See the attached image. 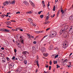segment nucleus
Returning <instances> with one entry per match:
<instances>
[{
	"label": "nucleus",
	"instance_id": "nucleus-1",
	"mask_svg": "<svg viewBox=\"0 0 73 73\" xmlns=\"http://www.w3.org/2000/svg\"><path fill=\"white\" fill-rule=\"evenodd\" d=\"M56 35L57 33H56V32L54 31H51L49 37H51V38H53V37L56 36Z\"/></svg>",
	"mask_w": 73,
	"mask_h": 73
},
{
	"label": "nucleus",
	"instance_id": "nucleus-2",
	"mask_svg": "<svg viewBox=\"0 0 73 73\" xmlns=\"http://www.w3.org/2000/svg\"><path fill=\"white\" fill-rule=\"evenodd\" d=\"M68 25L65 26L64 28H63L60 31V35H62V33L65 31V30H66V29H68Z\"/></svg>",
	"mask_w": 73,
	"mask_h": 73
},
{
	"label": "nucleus",
	"instance_id": "nucleus-3",
	"mask_svg": "<svg viewBox=\"0 0 73 73\" xmlns=\"http://www.w3.org/2000/svg\"><path fill=\"white\" fill-rule=\"evenodd\" d=\"M68 46V42L65 41L63 43V47L65 48Z\"/></svg>",
	"mask_w": 73,
	"mask_h": 73
},
{
	"label": "nucleus",
	"instance_id": "nucleus-4",
	"mask_svg": "<svg viewBox=\"0 0 73 73\" xmlns=\"http://www.w3.org/2000/svg\"><path fill=\"white\" fill-rule=\"evenodd\" d=\"M22 70V68L20 67H18L17 69L15 70L16 72H20Z\"/></svg>",
	"mask_w": 73,
	"mask_h": 73
},
{
	"label": "nucleus",
	"instance_id": "nucleus-5",
	"mask_svg": "<svg viewBox=\"0 0 73 73\" xmlns=\"http://www.w3.org/2000/svg\"><path fill=\"white\" fill-rule=\"evenodd\" d=\"M0 31H3V32H9V30H7V29H0Z\"/></svg>",
	"mask_w": 73,
	"mask_h": 73
},
{
	"label": "nucleus",
	"instance_id": "nucleus-6",
	"mask_svg": "<svg viewBox=\"0 0 73 73\" xmlns=\"http://www.w3.org/2000/svg\"><path fill=\"white\" fill-rule=\"evenodd\" d=\"M73 27L71 26L69 28V33H70V34H72V32L71 31L72 29H73Z\"/></svg>",
	"mask_w": 73,
	"mask_h": 73
},
{
	"label": "nucleus",
	"instance_id": "nucleus-7",
	"mask_svg": "<svg viewBox=\"0 0 73 73\" xmlns=\"http://www.w3.org/2000/svg\"><path fill=\"white\" fill-rule=\"evenodd\" d=\"M41 51L43 52L44 53L46 51V49L44 47H42L41 48Z\"/></svg>",
	"mask_w": 73,
	"mask_h": 73
},
{
	"label": "nucleus",
	"instance_id": "nucleus-8",
	"mask_svg": "<svg viewBox=\"0 0 73 73\" xmlns=\"http://www.w3.org/2000/svg\"><path fill=\"white\" fill-rule=\"evenodd\" d=\"M8 1H6L5 2L3 3V5L4 6H5V5H7L8 4Z\"/></svg>",
	"mask_w": 73,
	"mask_h": 73
},
{
	"label": "nucleus",
	"instance_id": "nucleus-9",
	"mask_svg": "<svg viewBox=\"0 0 73 73\" xmlns=\"http://www.w3.org/2000/svg\"><path fill=\"white\" fill-rule=\"evenodd\" d=\"M67 35L68 34L66 33H64L63 34V36L64 37L66 38L67 37Z\"/></svg>",
	"mask_w": 73,
	"mask_h": 73
},
{
	"label": "nucleus",
	"instance_id": "nucleus-10",
	"mask_svg": "<svg viewBox=\"0 0 73 73\" xmlns=\"http://www.w3.org/2000/svg\"><path fill=\"white\" fill-rule=\"evenodd\" d=\"M22 58L23 60H25L27 58V57L25 55H23L22 56Z\"/></svg>",
	"mask_w": 73,
	"mask_h": 73
},
{
	"label": "nucleus",
	"instance_id": "nucleus-11",
	"mask_svg": "<svg viewBox=\"0 0 73 73\" xmlns=\"http://www.w3.org/2000/svg\"><path fill=\"white\" fill-rule=\"evenodd\" d=\"M23 54H28L29 53L28 52L26 51H24L22 52Z\"/></svg>",
	"mask_w": 73,
	"mask_h": 73
},
{
	"label": "nucleus",
	"instance_id": "nucleus-12",
	"mask_svg": "<svg viewBox=\"0 0 73 73\" xmlns=\"http://www.w3.org/2000/svg\"><path fill=\"white\" fill-rule=\"evenodd\" d=\"M53 48V46H52V45H51L49 46L48 49L50 50H52Z\"/></svg>",
	"mask_w": 73,
	"mask_h": 73
},
{
	"label": "nucleus",
	"instance_id": "nucleus-13",
	"mask_svg": "<svg viewBox=\"0 0 73 73\" xmlns=\"http://www.w3.org/2000/svg\"><path fill=\"white\" fill-rule=\"evenodd\" d=\"M42 4L43 8H45V5L44 1H42Z\"/></svg>",
	"mask_w": 73,
	"mask_h": 73
},
{
	"label": "nucleus",
	"instance_id": "nucleus-14",
	"mask_svg": "<svg viewBox=\"0 0 73 73\" xmlns=\"http://www.w3.org/2000/svg\"><path fill=\"white\" fill-rule=\"evenodd\" d=\"M32 52H35V47L34 46H33L32 48Z\"/></svg>",
	"mask_w": 73,
	"mask_h": 73
},
{
	"label": "nucleus",
	"instance_id": "nucleus-15",
	"mask_svg": "<svg viewBox=\"0 0 73 73\" xmlns=\"http://www.w3.org/2000/svg\"><path fill=\"white\" fill-rule=\"evenodd\" d=\"M69 20H73V15H72L70 17Z\"/></svg>",
	"mask_w": 73,
	"mask_h": 73
},
{
	"label": "nucleus",
	"instance_id": "nucleus-16",
	"mask_svg": "<svg viewBox=\"0 0 73 73\" xmlns=\"http://www.w3.org/2000/svg\"><path fill=\"white\" fill-rule=\"evenodd\" d=\"M2 59L3 60L2 62L3 63L5 62V58H2Z\"/></svg>",
	"mask_w": 73,
	"mask_h": 73
},
{
	"label": "nucleus",
	"instance_id": "nucleus-17",
	"mask_svg": "<svg viewBox=\"0 0 73 73\" xmlns=\"http://www.w3.org/2000/svg\"><path fill=\"white\" fill-rule=\"evenodd\" d=\"M14 65L15 64L13 63H12L11 64V65H10V66L11 68H12V66H14Z\"/></svg>",
	"mask_w": 73,
	"mask_h": 73
},
{
	"label": "nucleus",
	"instance_id": "nucleus-18",
	"mask_svg": "<svg viewBox=\"0 0 73 73\" xmlns=\"http://www.w3.org/2000/svg\"><path fill=\"white\" fill-rule=\"evenodd\" d=\"M43 55L45 57H47V56H48V54L47 53L46 54H43Z\"/></svg>",
	"mask_w": 73,
	"mask_h": 73
},
{
	"label": "nucleus",
	"instance_id": "nucleus-19",
	"mask_svg": "<svg viewBox=\"0 0 73 73\" xmlns=\"http://www.w3.org/2000/svg\"><path fill=\"white\" fill-rule=\"evenodd\" d=\"M28 21H29V22H30V23H32V22L33 21V20L31 19V18L29 19Z\"/></svg>",
	"mask_w": 73,
	"mask_h": 73
},
{
	"label": "nucleus",
	"instance_id": "nucleus-20",
	"mask_svg": "<svg viewBox=\"0 0 73 73\" xmlns=\"http://www.w3.org/2000/svg\"><path fill=\"white\" fill-rule=\"evenodd\" d=\"M25 4H26V5H28V2L27 1H24L23 2Z\"/></svg>",
	"mask_w": 73,
	"mask_h": 73
},
{
	"label": "nucleus",
	"instance_id": "nucleus-21",
	"mask_svg": "<svg viewBox=\"0 0 73 73\" xmlns=\"http://www.w3.org/2000/svg\"><path fill=\"white\" fill-rule=\"evenodd\" d=\"M16 1H15L14 0L13 1V2H11V3H10L11 4H15V3Z\"/></svg>",
	"mask_w": 73,
	"mask_h": 73
},
{
	"label": "nucleus",
	"instance_id": "nucleus-22",
	"mask_svg": "<svg viewBox=\"0 0 73 73\" xmlns=\"http://www.w3.org/2000/svg\"><path fill=\"white\" fill-rule=\"evenodd\" d=\"M31 5L33 7H35V4H34V3H31Z\"/></svg>",
	"mask_w": 73,
	"mask_h": 73
},
{
	"label": "nucleus",
	"instance_id": "nucleus-23",
	"mask_svg": "<svg viewBox=\"0 0 73 73\" xmlns=\"http://www.w3.org/2000/svg\"><path fill=\"white\" fill-rule=\"evenodd\" d=\"M60 11H61V12L62 13V14H64L65 12L63 10H61Z\"/></svg>",
	"mask_w": 73,
	"mask_h": 73
},
{
	"label": "nucleus",
	"instance_id": "nucleus-24",
	"mask_svg": "<svg viewBox=\"0 0 73 73\" xmlns=\"http://www.w3.org/2000/svg\"><path fill=\"white\" fill-rule=\"evenodd\" d=\"M21 42L22 43V44H24V42H24V40L21 39Z\"/></svg>",
	"mask_w": 73,
	"mask_h": 73
},
{
	"label": "nucleus",
	"instance_id": "nucleus-25",
	"mask_svg": "<svg viewBox=\"0 0 73 73\" xmlns=\"http://www.w3.org/2000/svg\"><path fill=\"white\" fill-rule=\"evenodd\" d=\"M54 64H57V62L56 61H55L54 60Z\"/></svg>",
	"mask_w": 73,
	"mask_h": 73
},
{
	"label": "nucleus",
	"instance_id": "nucleus-26",
	"mask_svg": "<svg viewBox=\"0 0 73 73\" xmlns=\"http://www.w3.org/2000/svg\"><path fill=\"white\" fill-rule=\"evenodd\" d=\"M24 64H27V61L26 60H25L24 61Z\"/></svg>",
	"mask_w": 73,
	"mask_h": 73
},
{
	"label": "nucleus",
	"instance_id": "nucleus-27",
	"mask_svg": "<svg viewBox=\"0 0 73 73\" xmlns=\"http://www.w3.org/2000/svg\"><path fill=\"white\" fill-rule=\"evenodd\" d=\"M40 17L41 19H42V18H43V17H44V15H41L40 16Z\"/></svg>",
	"mask_w": 73,
	"mask_h": 73
},
{
	"label": "nucleus",
	"instance_id": "nucleus-28",
	"mask_svg": "<svg viewBox=\"0 0 73 73\" xmlns=\"http://www.w3.org/2000/svg\"><path fill=\"white\" fill-rule=\"evenodd\" d=\"M33 13V11L31 10V11H29V14H31Z\"/></svg>",
	"mask_w": 73,
	"mask_h": 73
},
{
	"label": "nucleus",
	"instance_id": "nucleus-29",
	"mask_svg": "<svg viewBox=\"0 0 73 73\" xmlns=\"http://www.w3.org/2000/svg\"><path fill=\"white\" fill-rule=\"evenodd\" d=\"M36 65H37V66L38 67H39V64H38V61L36 62Z\"/></svg>",
	"mask_w": 73,
	"mask_h": 73
},
{
	"label": "nucleus",
	"instance_id": "nucleus-30",
	"mask_svg": "<svg viewBox=\"0 0 73 73\" xmlns=\"http://www.w3.org/2000/svg\"><path fill=\"white\" fill-rule=\"evenodd\" d=\"M55 9H56V7H55V6H54V7H53V10L54 11H55Z\"/></svg>",
	"mask_w": 73,
	"mask_h": 73
},
{
	"label": "nucleus",
	"instance_id": "nucleus-31",
	"mask_svg": "<svg viewBox=\"0 0 73 73\" xmlns=\"http://www.w3.org/2000/svg\"><path fill=\"white\" fill-rule=\"evenodd\" d=\"M39 33H43L44 32V31H39Z\"/></svg>",
	"mask_w": 73,
	"mask_h": 73
},
{
	"label": "nucleus",
	"instance_id": "nucleus-32",
	"mask_svg": "<svg viewBox=\"0 0 73 73\" xmlns=\"http://www.w3.org/2000/svg\"><path fill=\"white\" fill-rule=\"evenodd\" d=\"M58 55L57 54V55H56L54 57V58H57L58 57Z\"/></svg>",
	"mask_w": 73,
	"mask_h": 73
},
{
	"label": "nucleus",
	"instance_id": "nucleus-33",
	"mask_svg": "<svg viewBox=\"0 0 73 73\" xmlns=\"http://www.w3.org/2000/svg\"><path fill=\"white\" fill-rule=\"evenodd\" d=\"M4 16H5V15H4V14H3L2 15H1V17H2V18H4Z\"/></svg>",
	"mask_w": 73,
	"mask_h": 73
},
{
	"label": "nucleus",
	"instance_id": "nucleus-34",
	"mask_svg": "<svg viewBox=\"0 0 73 73\" xmlns=\"http://www.w3.org/2000/svg\"><path fill=\"white\" fill-rule=\"evenodd\" d=\"M48 65L47 64H46L45 66V68H48Z\"/></svg>",
	"mask_w": 73,
	"mask_h": 73
},
{
	"label": "nucleus",
	"instance_id": "nucleus-35",
	"mask_svg": "<svg viewBox=\"0 0 73 73\" xmlns=\"http://www.w3.org/2000/svg\"><path fill=\"white\" fill-rule=\"evenodd\" d=\"M42 12V11H40L38 12V14L39 15H40V14L41 13V12Z\"/></svg>",
	"mask_w": 73,
	"mask_h": 73
},
{
	"label": "nucleus",
	"instance_id": "nucleus-36",
	"mask_svg": "<svg viewBox=\"0 0 73 73\" xmlns=\"http://www.w3.org/2000/svg\"><path fill=\"white\" fill-rule=\"evenodd\" d=\"M6 59L7 61H9V58L8 57H7L6 58Z\"/></svg>",
	"mask_w": 73,
	"mask_h": 73
},
{
	"label": "nucleus",
	"instance_id": "nucleus-37",
	"mask_svg": "<svg viewBox=\"0 0 73 73\" xmlns=\"http://www.w3.org/2000/svg\"><path fill=\"white\" fill-rule=\"evenodd\" d=\"M60 11L63 10V9H62V6L60 7Z\"/></svg>",
	"mask_w": 73,
	"mask_h": 73
},
{
	"label": "nucleus",
	"instance_id": "nucleus-38",
	"mask_svg": "<svg viewBox=\"0 0 73 73\" xmlns=\"http://www.w3.org/2000/svg\"><path fill=\"white\" fill-rule=\"evenodd\" d=\"M20 11H18L16 13V14H20Z\"/></svg>",
	"mask_w": 73,
	"mask_h": 73
},
{
	"label": "nucleus",
	"instance_id": "nucleus-39",
	"mask_svg": "<svg viewBox=\"0 0 73 73\" xmlns=\"http://www.w3.org/2000/svg\"><path fill=\"white\" fill-rule=\"evenodd\" d=\"M52 68V67H51V66H49V70H50L51 69V68Z\"/></svg>",
	"mask_w": 73,
	"mask_h": 73
},
{
	"label": "nucleus",
	"instance_id": "nucleus-40",
	"mask_svg": "<svg viewBox=\"0 0 73 73\" xmlns=\"http://www.w3.org/2000/svg\"><path fill=\"white\" fill-rule=\"evenodd\" d=\"M59 13H60V10H59V11H58V12H57V16H58V14H59Z\"/></svg>",
	"mask_w": 73,
	"mask_h": 73
},
{
	"label": "nucleus",
	"instance_id": "nucleus-41",
	"mask_svg": "<svg viewBox=\"0 0 73 73\" xmlns=\"http://www.w3.org/2000/svg\"><path fill=\"white\" fill-rule=\"evenodd\" d=\"M29 1L30 3L31 4L33 3V2H32V1Z\"/></svg>",
	"mask_w": 73,
	"mask_h": 73
},
{
	"label": "nucleus",
	"instance_id": "nucleus-42",
	"mask_svg": "<svg viewBox=\"0 0 73 73\" xmlns=\"http://www.w3.org/2000/svg\"><path fill=\"white\" fill-rule=\"evenodd\" d=\"M49 64H50V65H52V61H51V60H50V61Z\"/></svg>",
	"mask_w": 73,
	"mask_h": 73
},
{
	"label": "nucleus",
	"instance_id": "nucleus-43",
	"mask_svg": "<svg viewBox=\"0 0 73 73\" xmlns=\"http://www.w3.org/2000/svg\"><path fill=\"white\" fill-rule=\"evenodd\" d=\"M48 18H49V16H47V17L46 18V20H48Z\"/></svg>",
	"mask_w": 73,
	"mask_h": 73
},
{
	"label": "nucleus",
	"instance_id": "nucleus-44",
	"mask_svg": "<svg viewBox=\"0 0 73 73\" xmlns=\"http://www.w3.org/2000/svg\"><path fill=\"white\" fill-rule=\"evenodd\" d=\"M60 68V66L58 65V64L57 65V68Z\"/></svg>",
	"mask_w": 73,
	"mask_h": 73
},
{
	"label": "nucleus",
	"instance_id": "nucleus-45",
	"mask_svg": "<svg viewBox=\"0 0 73 73\" xmlns=\"http://www.w3.org/2000/svg\"><path fill=\"white\" fill-rule=\"evenodd\" d=\"M54 56H55L54 55H53L52 56V58H54Z\"/></svg>",
	"mask_w": 73,
	"mask_h": 73
},
{
	"label": "nucleus",
	"instance_id": "nucleus-46",
	"mask_svg": "<svg viewBox=\"0 0 73 73\" xmlns=\"http://www.w3.org/2000/svg\"><path fill=\"white\" fill-rule=\"evenodd\" d=\"M15 58V56H14L12 58V60H14Z\"/></svg>",
	"mask_w": 73,
	"mask_h": 73
},
{
	"label": "nucleus",
	"instance_id": "nucleus-47",
	"mask_svg": "<svg viewBox=\"0 0 73 73\" xmlns=\"http://www.w3.org/2000/svg\"><path fill=\"white\" fill-rule=\"evenodd\" d=\"M33 44H36V42L35 41L33 42Z\"/></svg>",
	"mask_w": 73,
	"mask_h": 73
},
{
	"label": "nucleus",
	"instance_id": "nucleus-48",
	"mask_svg": "<svg viewBox=\"0 0 73 73\" xmlns=\"http://www.w3.org/2000/svg\"><path fill=\"white\" fill-rule=\"evenodd\" d=\"M7 23V24L8 25H9V24H10L9 22H7V23Z\"/></svg>",
	"mask_w": 73,
	"mask_h": 73
},
{
	"label": "nucleus",
	"instance_id": "nucleus-49",
	"mask_svg": "<svg viewBox=\"0 0 73 73\" xmlns=\"http://www.w3.org/2000/svg\"><path fill=\"white\" fill-rule=\"evenodd\" d=\"M50 29V28H48L46 29V31H49Z\"/></svg>",
	"mask_w": 73,
	"mask_h": 73
},
{
	"label": "nucleus",
	"instance_id": "nucleus-50",
	"mask_svg": "<svg viewBox=\"0 0 73 73\" xmlns=\"http://www.w3.org/2000/svg\"><path fill=\"white\" fill-rule=\"evenodd\" d=\"M6 27H8V28H11V29L12 28V27H9L8 26H7Z\"/></svg>",
	"mask_w": 73,
	"mask_h": 73
},
{
	"label": "nucleus",
	"instance_id": "nucleus-51",
	"mask_svg": "<svg viewBox=\"0 0 73 73\" xmlns=\"http://www.w3.org/2000/svg\"><path fill=\"white\" fill-rule=\"evenodd\" d=\"M49 23H50V22L49 21H47V23H46V24H48Z\"/></svg>",
	"mask_w": 73,
	"mask_h": 73
},
{
	"label": "nucleus",
	"instance_id": "nucleus-52",
	"mask_svg": "<svg viewBox=\"0 0 73 73\" xmlns=\"http://www.w3.org/2000/svg\"><path fill=\"white\" fill-rule=\"evenodd\" d=\"M19 31H21V32H23V29H21L19 30Z\"/></svg>",
	"mask_w": 73,
	"mask_h": 73
},
{
	"label": "nucleus",
	"instance_id": "nucleus-53",
	"mask_svg": "<svg viewBox=\"0 0 73 73\" xmlns=\"http://www.w3.org/2000/svg\"><path fill=\"white\" fill-rule=\"evenodd\" d=\"M33 26H36V24L35 23H33Z\"/></svg>",
	"mask_w": 73,
	"mask_h": 73
},
{
	"label": "nucleus",
	"instance_id": "nucleus-54",
	"mask_svg": "<svg viewBox=\"0 0 73 73\" xmlns=\"http://www.w3.org/2000/svg\"><path fill=\"white\" fill-rule=\"evenodd\" d=\"M16 52H17V50H16V49H14V52H15V53H16Z\"/></svg>",
	"mask_w": 73,
	"mask_h": 73
},
{
	"label": "nucleus",
	"instance_id": "nucleus-55",
	"mask_svg": "<svg viewBox=\"0 0 73 73\" xmlns=\"http://www.w3.org/2000/svg\"><path fill=\"white\" fill-rule=\"evenodd\" d=\"M21 28H17L16 29H18V30H19L20 29H21Z\"/></svg>",
	"mask_w": 73,
	"mask_h": 73
},
{
	"label": "nucleus",
	"instance_id": "nucleus-56",
	"mask_svg": "<svg viewBox=\"0 0 73 73\" xmlns=\"http://www.w3.org/2000/svg\"><path fill=\"white\" fill-rule=\"evenodd\" d=\"M35 33H39V31H36L35 32Z\"/></svg>",
	"mask_w": 73,
	"mask_h": 73
},
{
	"label": "nucleus",
	"instance_id": "nucleus-57",
	"mask_svg": "<svg viewBox=\"0 0 73 73\" xmlns=\"http://www.w3.org/2000/svg\"><path fill=\"white\" fill-rule=\"evenodd\" d=\"M72 66H71V65H70H70L68 66V67H71Z\"/></svg>",
	"mask_w": 73,
	"mask_h": 73
},
{
	"label": "nucleus",
	"instance_id": "nucleus-58",
	"mask_svg": "<svg viewBox=\"0 0 73 73\" xmlns=\"http://www.w3.org/2000/svg\"><path fill=\"white\" fill-rule=\"evenodd\" d=\"M1 49H2V50H4V48L3 47H2L1 48Z\"/></svg>",
	"mask_w": 73,
	"mask_h": 73
},
{
	"label": "nucleus",
	"instance_id": "nucleus-59",
	"mask_svg": "<svg viewBox=\"0 0 73 73\" xmlns=\"http://www.w3.org/2000/svg\"><path fill=\"white\" fill-rule=\"evenodd\" d=\"M44 37L42 38L41 39V41H42V40H43L44 39Z\"/></svg>",
	"mask_w": 73,
	"mask_h": 73
},
{
	"label": "nucleus",
	"instance_id": "nucleus-60",
	"mask_svg": "<svg viewBox=\"0 0 73 73\" xmlns=\"http://www.w3.org/2000/svg\"><path fill=\"white\" fill-rule=\"evenodd\" d=\"M50 5V4H49V3H48L47 5V6L48 7H49Z\"/></svg>",
	"mask_w": 73,
	"mask_h": 73
},
{
	"label": "nucleus",
	"instance_id": "nucleus-61",
	"mask_svg": "<svg viewBox=\"0 0 73 73\" xmlns=\"http://www.w3.org/2000/svg\"><path fill=\"white\" fill-rule=\"evenodd\" d=\"M47 36H48V35H46V36H44L43 37V38H45L46 37H47Z\"/></svg>",
	"mask_w": 73,
	"mask_h": 73
},
{
	"label": "nucleus",
	"instance_id": "nucleus-62",
	"mask_svg": "<svg viewBox=\"0 0 73 73\" xmlns=\"http://www.w3.org/2000/svg\"><path fill=\"white\" fill-rule=\"evenodd\" d=\"M57 1H58V0H55V3H57Z\"/></svg>",
	"mask_w": 73,
	"mask_h": 73
},
{
	"label": "nucleus",
	"instance_id": "nucleus-63",
	"mask_svg": "<svg viewBox=\"0 0 73 73\" xmlns=\"http://www.w3.org/2000/svg\"><path fill=\"white\" fill-rule=\"evenodd\" d=\"M27 35H28L29 36H31V35H30V34H27Z\"/></svg>",
	"mask_w": 73,
	"mask_h": 73
},
{
	"label": "nucleus",
	"instance_id": "nucleus-64",
	"mask_svg": "<svg viewBox=\"0 0 73 73\" xmlns=\"http://www.w3.org/2000/svg\"><path fill=\"white\" fill-rule=\"evenodd\" d=\"M66 61H67V59H65L64 60V62H66Z\"/></svg>",
	"mask_w": 73,
	"mask_h": 73
}]
</instances>
